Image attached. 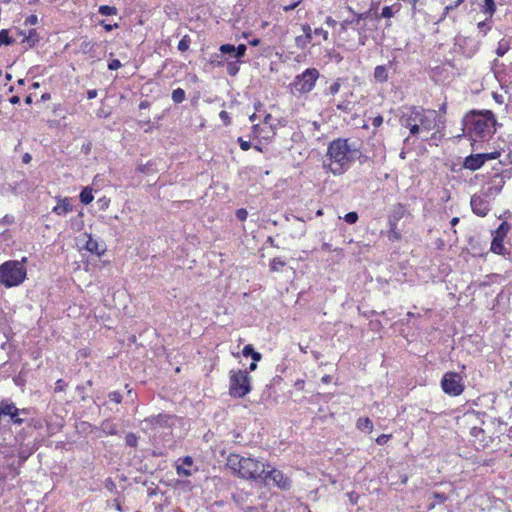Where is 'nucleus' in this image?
<instances>
[{
  "mask_svg": "<svg viewBox=\"0 0 512 512\" xmlns=\"http://www.w3.org/2000/svg\"><path fill=\"white\" fill-rule=\"evenodd\" d=\"M399 121L412 136H418L422 131L440 130L445 125V118L438 111L419 106L402 107Z\"/></svg>",
  "mask_w": 512,
  "mask_h": 512,
  "instance_id": "1",
  "label": "nucleus"
},
{
  "mask_svg": "<svg viewBox=\"0 0 512 512\" xmlns=\"http://www.w3.org/2000/svg\"><path fill=\"white\" fill-rule=\"evenodd\" d=\"M464 131L476 142L483 140L495 132L496 119L492 111H472L463 119Z\"/></svg>",
  "mask_w": 512,
  "mask_h": 512,
  "instance_id": "2",
  "label": "nucleus"
},
{
  "mask_svg": "<svg viewBox=\"0 0 512 512\" xmlns=\"http://www.w3.org/2000/svg\"><path fill=\"white\" fill-rule=\"evenodd\" d=\"M358 150L352 149L347 139L338 138L330 142L327 149L329 163H323L324 168L334 175H340L347 169L349 161L355 159Z\"/></svg>",
  "mask_w": 512,
  "mask_h": 512,
  "instance_id": "3",
  "label": "nucleus"
},
{
  "mask_svg": "<svg viewBox=\"0 0 512 512\" xmlns=\"http://www.w3.org/2000/svg\"><path fill=\"white\" fill-rule=\"evenodd\" d=\"M227 466L240 478L253 481H261L266 468H270L269 463L234 453L227 457Z\"/></svg>",
  "mask_w": 512,
  "mask_h": 512,
  "instance_id": "4",
  "label": "nucleus"
},
{
  "mask_svg": "<svg viewBox=\"0 0 512 512\" xmlns=\"http://www.w3.org/2000/svg\"><path fill=\"white\" fill-rule=\"evenodd\" d=\"M26 258L22 261L9 260L0 265V283L7 288L19 286L26 279Z\"/></svg>",
  "mask_w": 512,
  "mask_h": 512,
  "instance_id": "5",
  "label": "nucleus"
},
{
  "mask_svg": "<svg viewBox=\"0 0 512 512\" xmlns=\"http://www.w3.org/2000/svg\"><path fill=\"white\" fill-rule=\"evenodd\" d=\"M252 390L251 377L247 370H231L229 394L234 398H244Z\"/></svg>",
  "mask_w": 512,
  "mask_h": 512,
  "instance_id": "6",
  "label": "nucleus"
},
{
  "mask_svg": "<svg viewBox=\"0 0 512 512\" xmlns=\"http://www.w3.org/2000/svg\"><path fill=\"white\" fill-rule=\"evenodd\" d=\"M319 75V71L316 68L306 69L295 77L292 83L293 90L300 94L309 93L315 87Z\"/></svg>",
  "mask_w": 512,
  "mask_h": 512,
  "instance_id": "7",
  "label": "nucleus"
},
{
  "mask_svg": "<svg viewBox=\"0 0 512 512\" xmlns=\"http://www.w3.org/2000/svg\"><path fill=\"white\" fill-rule=\"evenodd\" d=\"M441 387L449 396H459L465 389L464 378L457 372H446L441 379Z\"/></svg>",
  "mask_w": 512,
  "mask_h": 512,
  "instance_id": "8",
  "label": "nucleus"
},
{
  "mask_svg": "<svg viewBox=\"0 0 512 512\" xmlns=\"http://www.w3.org/2000/svg\"><path fill=\"white\" fill-rule=\"evenodd\" d=\"M272 482L274 486L282 491H287L292 487V481L289 477H287L282 471L272 467L266 468L264 472L263 478L260 482H263L265 485H269V482Z\"/></svg>",
  "mask_w": 512,
  "mask_h": 512,
  "instance_id": "9",
  "label": "nucleus"
},
{
  "mask_svg": "<svg viewBox=\"0 0 512 512\" xmlns=\"http://www.w3.org/2000/svg\"><path fill=\"white\" fill-rule=\"evenodd\" d=\"M511 172L509 170H504L501 173H495L490 177L487 182V189L485 191L486 197H495L501 193L505 183L506 178H510Z\"/></svg>",
  "mask_w": 512,
  "mask_h": 512,
  "instance_id": "10",
  "label": "nucleus"
},
{
  "mask_svg": "<svg viewBox=\"0 0 512 512\" xmlns=\"http://www.w3.org/2000/svg\"><path fill=\"white\" fill-rule=\"evenodd\" d=\"M470 205L473 213L480 217L486 216L490 211L489 202L485 198L476 194L471 197Z\"/></svg>",
  "mask_w": 512,
  "mask_h": 512,
  "instance_id": "11",
  "label": "nucleus"
},
{
  "mask_svg": "<svg viewBox=\"0 0 512 512\" xmlns=\"http://www.w3.org/2000/svg\"><path fill=\"white\" fill-rule=\"evenodd\" d=\"M252 494L244 490H240L237 494L233 495L234 501L244 512H256V507L250 505Z\"/></svg>",
  "mask_w": 512,
  "mask_h": 512,
  "instance_id": "12",
  "label": "nucleus"
},
{
  "mask_svg": "<svg viewBox=\"0 0 512 512\" xmlns=\"http://www.w3.org/2000/svg\"><path fill=\"white\" fill-rule=\"evenodd\" d=\"M348 10L354 15V18L351 20L345 19L341 23L342 30H346L348 26L358 25L361 20L369 19L372 16L374 8L372 6V7H370V9H368L367 11H365L363 13H357L351 7H348Z\"/></svg>",
  "mask_w": 512,
  "mask_h": 512,
  "instance_id": "13",
  "label": "nucleus"
},
{
  "mask_svg": "<svg viewBox=\"0 0 512 512\" xmlns=\"http://www.w3.org/2000/svg\"><path fill=\"white\" fill-rule=\"evenodd\" d=\"M174 416L169 414H158V415H152L144 420L145 423L149 424L151 428L156 427H170L171 421L173 420Z\"/></svg>",
  "mask_w": 512,
  "mask_h": 512,
  "instance_id": "14",
  "label": "nucleus"
},
{
  "mask_svg": "<svg viewBox=\"0 0 512 512\" xmlns=\"http://www.w3.org/2000/svg\"><path fill=\"white\" fill-rule=\"evenodd\" d=\"M408 215L407 207L402 203H397L393 205L389 215H388V224H396Z\"/></svg>",
  "mask_w": 512,
  "mask_h": 512,
  "instance_id": "15",
  "label": "nucleus"
},
{
  "mask_svg": "<svg viewBox=\"0 0 512 512\" xmlns=\"http://www.w3.org/2000/svg\"><path fill=\"white\" fill-rule=\"evenodd\" d=\"M87 241L85 244V249L93 254L101 256L106 251V245L103 241L99 242L97 239H94L91 234L87 235Z\"/></svg>",
  "mask_w": 512,
  "mask_h": 512,
  "instance_id": "16",
  "label": "nucleus"
},
{
  "mask_svg": "<svg viewBox=\"0 0 512 512\" xmlns=\"http://www.w3.org/2000/svg\"><path fill=\"white\" fill-rule=\"evenodd\" d=\"M484 164L485 163L481 153H478L467 156L463 162V167L471 171H476L480 169Z\"/></svg>",
  "mask_w": 512,
  "mask_h": 512,
  "instance_id": "17",
  "label": "nucleus"
},
{
  "mask_svg": "<svg viewBox=\"0 0 512 512\" xmlns=\"http://www.w3.org/2000/svg\"><path fill=\"white\" fill-rule=\"evenodd\" d=\"M193 465V458L191 456H185L182 459V464L176 467L177 474L180 476H191L192 471L190 467Z\"/></svg>",
  "mask_w": 512,
  "mask_h": 512,
  "instance_id": "18",
  "label": "nucleus"
},
{
  "mask_svg": "<svg viewBox=\"0 0 512 512\" xmlns=\"http://www.w3.org/2000/svg\"><path fill=\"white\" fill-rule=\"evenodd\" d=\"M484 434L485 432L481 427L472 426L470 428V435L474 438V443L478 442L483 448L488 444Z\"/></svg>",
  "mask_w": 512,
  "mask_h": 512,
  "instance_id": "19",
  "label": "nucleus"
},
{
  "mask_svg": "<svg viewBox=\"0 0 512 512\" xmlns=\"http://www.w3.org/2000/svg\"><path fill=\"white\" fill-rule=\"evenodd\" d=\"M400 10V5L399 4H394L392 6H384L382 8V12L380 15H378L376 13V11L374 12V15H375V18L378 20V19H381V18H391L395 15V13H397L398 11Z\"/></svg>",
  "mask_w": 512,
  "mask_h": 512,
  "instance_id": "20",
  "label": "nucleus"
},
{
  "mask_svg": "<svg viewBox=\"0 0 512 512\" xmlns=\"http://www.w3.org/2000/svg\"><path fill=\"white\" fill-rule=\"evenodd\" d=\"M504 238L494 236L491 242V251L498 255H506L507 250L503 244Z\"/></svg>",
  "mask_w": 512,
  "mask_h": 512,
  "instance_id": "21",
  "label": "nucleus"
},
{
  "mask_svg": "<svg viewBox=\"0 0 512 512\" xmlns=\"http://www.w3.org/2000/svg\"><path fill=\"white\" fill-rule=\"evenodd\" d=\"M72 211V205L68 199H63L53 208V212L57 215L63 216Z\"/></svg>",
  "mask_w": 512,
  "mask_h": 512,
  "instance_id": "22",
  "label": "nucleus"
},
{
  "mask_svg": "<svg viewBox=\"0 0 512 512\" xmlns=\"http://www.w3.org/2000/svg\"><path fill=\"white\" fill-rule=\"evenodd\" d=\"M429 499H432V502L428 504V510H432L437 504L444 503L448 499V496L445 493L435 491L431 494Z\"/></svg>",
  "mask_w": 512,
  "mask_h": 512,
  "instance_id": "23",
  "label": "nucleus"
},
{
  "mask_svg": "<svg viewBox=\"0 0 512 512\" xmlns=\"http://www.w3.org/2000/svg\"><path fill=\"white\" fill-rule=\"evenodd\" d=\"M242 355L244 357H251L254 361H260L262 359V354L255 351L253 345L247 344L244 346L242 350Z\"/></svg>",
  "mask_w": 512,
  "mask_h": 512,
  "instance_id": "24",
  "label": "nucleus"
},
{
  "mask_svg": "<svg viewBox=\"0 0 512 512\" xmlns=\"http://www.w3.org/2000/svg\"><path fill=\"white\" fill-rule=\"evenodd\" d=\"M374 78L377 82H385L388 79V71L386 66L378 65L374 70Z\"/></svg>",
  "mask_w": 512,
  "mask_h": 512,
  "instance_id": "25",
  "label": "nucleus"
},
{
  "mask_svg": "<svg viewBox=\"0 0 512 512\" xmlns=\"http://www.w3.org/2000/svg\"><path fill=\"white\" fill-rule=\"evenodd\" d=\"M79 198H80V201H81L83 204H85V205L90 204V203L93 201V199H94L93 194H92V188H90V187H85V188L81 191V193H80V195H79Z\"/></svg>",
  "mask_w": 512,
  "mask_h": 512,
  "instance_id": "26",
  "label": "nucleus"
},
{
  "mask_svg": "<svg viewBox=\"0 0 512 512\" xmlns=\"http://www.w3.org/2000/svg\"><path fill=\"white\" fill-rule=\"evenodd\" d=\"M312 37L308 35H300L295 38V44L300 49H305L312 42Z\"/></svg>",
  "mask_w": 512,
  "mask_h": 512,
  "instance_id": "27",
  "label": "nucleus"
},
{
  "mask_svg": "<svg viewBox=\"0 0 512 512\" xmlns=\"http://www.w3.org/2000/svg\"><path fill=\"white\" fill-rule=\"evenodd\" d=\"M511 229V224L506 221H503L498 228L496 229L494 236L505 238L509 230Z\"/></svg>",
  "mask_w": 512,
  "mask_h": 512,
  "instance_id": "28",
  "label": "nucleus"
},
{
  "mask_svg": "<svg viewBox=\"0 0 512 512\" xmlns=\"http://www.w3.org/2000/svg\"><path fill=\"white\" fill-rule=\"evenodd\" d=\"M357 427L362 431L370 432L373 429V423L369 418H359Z\"/></svg>",
  "mask_w": 512,
  "mask_h": 512,
  "instance_id": "29",
  "label": "nucleus"
},
{
  "mask_svg": "<svg viewBox=\"0 0 512 512\" xmlns=\"http://www.w3.org/2000/svg\"><path fill=\"white\" fill-rule=\"evenodd\" d=\"M388 239L392 242L401 239V233L399 232L396 224H389Z\"/></svg>",
  "mask_w": 512,
  "mask_h": 512,
  "instance_id": "30",
  "label": "nucleus"
},
{
  "mask_svg": "<svg viewBox=\"0 0 512 512\" xmlns=\"http://www.w3.org/2000/svg\"><path fill=\"white\" fill-rule=\"evenodd\" d=\"M98 12L103 16H112L118 14V9L115 6L101 5Z\"/></svg>",
  "mask_w": 512,
  "mask_h": 512,
  "instance_id": "31",
  "label": "nucleus"
},
{
  "mask_svg": "<svg viewBox=\"0 0 512 512\" xmlns=\"http://www.w3.org/2000/svg\"><path fill=\"white\" fill-rule=\"evenodd\" d=\"M496 11V5L494 0H484L483 12L489 15V18L493 16Z\"/></svg>",
  "mask_w": 512,
  "mask_h": 512,
  "instance_id": "32",
  "label": "nucleus"
},
{
  "mask_svg": "<svg viewBox=\"0 0 512 512\" xmlns=\"http://www.w3.org/2000/svg\"><path fill=\"white\" fill-rule=\"evenodd\" d=\"M172 100L176 104H180L185 100V91L182 88H177L172 92Z\"/></svg>",
  "mask_w": 512,
  "mask_h": 512,
  "instance_id": "33",
  "label": "nucleus"
},
{
  "mask_svg": "<svg viewBox=\"0 0 512 512\" xmlns=\"http://www.w3.org/2000/svg\"><path fill=\"white\" fill-rule=\"evenodd\" d=\"M509 49H510V47H509L508 42L505 39H502L498 43V47L496 49V54L499 57H502L508 52Z\"/></svg>",
  "mask_w": 512,
  "mask_h": 512,
  "instance_id": "34",
  "label": "nucleus"
},
{
  "mask_svg": "<svg viewBox=\"0 0 512 512\" xmlns=\"http://www.w3.org/2000/svg\"><path fill=\"white\" fill-rule=\"evenodd\" d=\"M191 44V38L189 35H184L182 39L178 43V50L180 52H185L189 49V46Z\"/></svg>",
  "mask_w": 512,
  "mask_h": 512,
  "instance_id": "35",
  "label": "nucleus"
},
{
  "mask_svg": "<svg viewBox=\"0 0 512 512\" xmlns=\"http://www.w3.org/2000/svg\"><path fill=\"white\" fill-rule=\"evenodd\" d=\"M285 265H286L285 261L276 257V258H273L272 261L270 262V270L273 272H278Z\"/></svg>",
  "mask_w": 512,
  "mask_h": 512,
  "instance_id": "36",
  "label": "nucleus"
},
{
  "mask_svg": "<svg viewBox=\"0 0 512 512\" xmlns=\"http://www.w3.org/2000/svg\"><path fill=\"white\" fill-rule=\"evenodd\" d=\"M14 43V39L9 36L8 31L3 29L0 31V46L1 45H11Z\"/></svg>",
  "mask_w": 512,
  "mask_h": 512,
  "instance_id": "37",
  "label": "nucleus"
},
{
  "mask_svg": "<svg viewBox=\"0 0 512 512\" xmlns=\"http://www.w3.org/2000/svg\"><path fill=\"white\" fill-rule=\"evenodd\" d=\"M95 43L90 41V40H87L85 39L84 41H82V43L80 44V50L82 53L84 54H87V53H91L93 48L95 47Z\"/></svg>",
  "mask_w": 512,
  "mask_h": 512,
  "instance_id": "38",
  "label": "nucleus"
},
{
  "mask_svg": "<svg viewBox=\"0 0 512 512\" xmlns=\"http://www.w3.org/2000/svg\"><path fill=\"white\" fill-rule=\"evenodd\" d=\"M235 46L232 44H222L219 48V51L223 55H229L230 57H234Z\"/></svg>",
  "mask_w": 512,
  "mask_h": 512,
  "instance_id": "39",
  "label": "nucleus"
},
{
  "mask_svg": "<svg viewBox=\"0 0 512 512\" xmlns=\"http://www.w3.org/2000/svg\"><path fill=\"white\" fill-rule=\"evenodd\" d=\"M336 108L342 112L350 113L353 110V103L348 100H344L337 104Z\"/></svg>",
  "mask_w": 512,
  "mask_h": 512,
  "instance_id": "40",
  "label": "nucleus"
},
{
  "mask_svg": "<svg viewBox=\"0 0 512 512\" xmlns=\"http://www.w3.org/2000/svg\"><path fill=\"white\" fill-rule=\"evenodd\" d=\"M239 62L238 61H231L227 63V73L230 76H235L239 72Z\"/></svg>",
  "mask_w": 512,
  "mask_h": 512,
  "instance_id": "41",
  "label": "nucleus"
},
{
  "mask_svg": "<svg viewBox=\"0 0 512 512\" xmlns=\"http://www.w3.org/2000/svg\"><path fill=\"white\" fill-rule=\"evenodd\" d=\"M125 443L129 447H136L137 443H138L137 435L135 433H132V432L128 433L125 436Z\"/></svg>",
  "mask_w": 512,
  "mask_h": 512,
  "instance_id": "42",
  "label": "nucleus"
},
{
  "mask_svg": "<svg viewBox=\"0 0 512 512\" xmlns=\"http://www.w3.org/2000/svg\"><path fill=\"white\" fill-rule=\"evenodd\" d=\"M464 2V0H456L454 3L448 5L445 7L444 9V13H443V16L441 19H443L444 17H446L450 11L456 9L457 7H459L462 3Z\"/></svg>",
  "mask_w": 512,
  "mask_h": 512,
  "instance_id": "43",
  "label": "nucleus"
},
{
  "mask_svg": "<svg viewBox=\"0 0 512 512\" xmlns=\"http://www.w3.org/2000/svg\"><path fill=\"white\" fill-rule=\"evenodd\" d=\"M358 218L359 216L357 212L352 211L345 214L344 221L347 222L348 224H354L357 222Z\"/></svg>",
  "mask_w": 512,
  "mask_h": 512,
  "instance_id": "44",
  "label": "nucleus"
},
{
  "mask_svg": "<svg viewBox=\"0 0 512 512\" xmlns=\"http://www.w3.org/2000/svg\"><path fill=\"white\" fill-rule=\"evenodd\" d=\"M235 49L234 58L240 59L245 55L247 47L245 44H239Z\"/></svg>",
  "mask_w": 512,
  "mask_h": 512,
  "instance_id": "45",
  "label": "nucleus"
},
{
  "mask_svg": "<svg viewBox=\"0 0 512 512\" xmlns=\"http://www.w3.org/2000/svg\"><path fill=\"white\" fill-rule=\"evenodd\" d=\"M153 164L148 162L146 164H140L138 166V170L141 172V173H144V174H150V173H153L155 171V169H153Z\"/></svg>",
  "mask_w": 512,
  "mask_h": 512,
  "instance_id": "46",
  "label": "nucleus"
},
{
  "mask_svg": "<svg viewBox=\"0 0 512 512\" xmlns=\"http://www.w3.org/2000/svg\"><path fill=\"white\" fill-rule=\"evenodd\" d=\"M341 79L338 78L333 84L330 85V87L328 88V93L331 94V95H335L339 92L340 88H341Z\"/></svg>",
  "mask_w": 512,
  "mask_h": 512,
  "instance_id": "47",
  "label": "nucleus"
},
{
  "mask_svg": "<svg viewBox=\"0 0 512 512\" xmlns=\"http://www.w3.org/2000/svg\"><path fill=\"white\" fill-rule=\"evenodd\" d=\"M302 0H290L288 4L283 6V11L289 12L297 8Z\"/></svg>",
  "mask_w": 512,
  "mask_h": 512,
  "instance_id": "48",
  "label": "nucleus"
},
{
  "mask_svg": "<svg viewBox=\"0 0 512 512\" xmlns=\"http://www.w3.org/2000/svg\"><path fill=\"white\" fill-rule=\"evenodd\" d=\"M484 163L489 160H494L500 157V151H494L490 153H481Z\"/></svg>",
  "mask_w": 512,
  "mask_h": 512,
  "instance_id": "49",
  "label": "nucleus"
},
{
  "mask_svg": "<svg viewBox=\"0 0 512 512\" xmlns=\"http://www.w3.org/2000/svg\"><path fill=\"white\" fill-rule=\"evenodd\" d=\"M108 398L110 401L115 402L116 404H120L122 402V395L118 391H112L108 394Z\"/></svg>",
  "mask_w": 512,
  "mask_h": 512,
  "instance_id": "50",
  "label": "nucleus"
},
{
  "mask_svg": "<svg viewBox=\"0 0 512 512\" xmlns=\"http://www.w3.org/2000/svg\"><path fill=\"white\" fill-rule=\"evenodd\" d=\"M478 29L483 33L485 36L487 32L491 29L489 21L485 20L478 23Z\"/></svg>",
  "mask_w": 512,
  "mask_h": 512,
  "instance_id": "51",
  "label": "nucleus"
},
{
  "mask_svg": "<svg viewBox=\"0 0 512 512\" xmlns=\"http://www.w3.org/2000/svg\"><path fill=\"white\" fill-rule=\"evenodd\" d=\"M10 420L13 424L15 425H22L25 421V418L21 417L19 415V412L17 411L16 413H14L11 417H10Z\"/></svg>",
  "mask_w": 512,
  "mask_h": 512,
  "instance_id": "52",
  "label": "nucleus"
},
{
  "mask_svg": "<svg viewBox=\"0 0 512 512\" xmlns=\"http://www.w3.org/2000/svg\"><path fill=\"white\" fill-rule=\"evenodd\" d=\"M236 218L239 220V221H245L248 217V212L246 209L244 208H240V209H237L236 210Z\"/></svg>",
  "mask_w": 512,
  "mask_h": 512,
  "instance_id": "53",
  "label": "nucleus"
},
{
  "mask_svg": "<svg viewBox=\"0 0 512 512\" xmlns=\"http://www.w3.org/2000/svg\"><path fill=\"white\" fill-rule=\"evenodd\" d=\"M485 414L483 413L482 416H484ZM481 416V413L479 412H467L465 415H464V418L468 421V422H473L474 419H479Z\"/></svg>",
  "mask_w": 512,
  "mask_h": 512,
  "instance_id": "54",
  "label": "nucleus"
},
{
  "mask_svg": "<svg viewBox=\"0 0 512 512\" xmlns=\"http://www.w3.org/2000/svg\"><path fill=\"white\" fill-rule=\"evenodd\" d=\"M67 383L63 380V379H58L55 383V388H54V391L55 392H61V391H64L67 387Z\"/></svg>",
  "mask_w": 512,
  "mask_h": 512,
  "instance_id": "55",
  "label": "nucleus"
},
{
  "mask_svg": "<svg viewBox=\"0 0 512 512\" xmlns=\"http://www.w3.org/2000/svg\"><path fill=\"white\" fill-rule=\"evenodd\" d=\"M313 35L315 36H321L324 41L328 40V31L324 30L323 28H316L313 30Z\"/></svg>",
  "mask_w": 512,
  "mask_h": 512,
  "instance_id": "56",
  "label": "nucleus"
},
{
  "mask_svg": "<svg viewBox=\"0 0 512 512\" xmlns=\"http://www.w3.org/2000/svg\"><path fill=\"white\" fill-rule=\"evenodd\" d=\"M219 117L223 121L224 125L228 126V125L231 124V118H230L229 113L227 111L222 110L219 113Z\"/></svg>",
  "mask_w": 512,
  "mask_h": 512,
  "instance_id": "57",
  "label": "nucleus"
},
{
  "mask_svg": "<svg viewBox=\"0 0 512 512\" xmlns=\"http://www.w3.org/2000/svg\"><path fill=\"white\" fill-rule=\"evenodd\" d=\"M99 25H101L107 32H110L116 28H118V24L117 23H114V24H108L105 22V20H100L98 22Z\"/></svg>",
  "mask_w": 512,
  "mask_h": 512,
  "instance_id": "58",
  "label": "nucleus"
},
{
  "mask_svg": "<svg viewBox=\"0 0 512 512\" xmlns=\"http://www.w3.org/2000/svg\"><path fill=\"white\" fill-rule=\"evenodd\" d=\"M239 145H240V148L243 150V151H248L250 148H251V142L250 141H246L244 140L242 137H239L237 139Z\"/></svg>",
  "mask_w": 512,
  "mask_h": 512,
  "instance_id": "59",
  "label": "nucleus"
},
{
  "mask_svg": "<svg viewBox=\"0 0 512 512\" xmlns=\"http://www.w3.org/2000/svg\"><path fill=\"white\" fill-rule=\"evenodd\" d=\"M122 66L121 62L118 59H113L108 62L109 70H117Z\"/></svg>",
  "mask_w": 512,
  "mask_h": 512,
  "instance_id": "60",
  "label": "nucleus"
},
{
  "mask_svg": "<svg viewBox=\"0 0 512 512\" xmlns=\"http://www.w3.org/2000/svg\"><path fill=\"white\" fill-rule=\"evenodd\" d=\"M389 439H390V435L382 434V435L378 436V438L376 439V442L379 445H384L388 442Z\"/></svg>",
  "mask_w": 512,
  "mask_h": 512,
  "instance_id": "61",
  "label": "nucleus"
},
{
  "mask_svg": "<svg viewBox=\"0 0 512 512\" xmlns=\"http://www.w3.org/2000/svg\"><path fill=\"white\" fill-rule=\"evenodd\" d=\"M302 31L304 33L303 35H308L313 38V30L311 29V26L309 24H303Z\"/></svg>",
  "mask_w": 512,
  "mask_h": 512,
  "instance_id": "62",
  "label": "nucleus"
},
{
  "mask_svg": "<svg viewBox=\"0 0 512 512\" xmlns=\"http://www.w3.org/2000/svg\"><path fill=\"white\" fill-rule=\"evenodd\" d=\"M37 33L35 29H31L29 31V35L27 36V41L32 42L33 44L37 41L36 39Z\"/></svg>",
  "mask_w": 512,
  "mask_h": 512,
  "instance_id": "63",
  "label": "nucleus"
},
{
  "mask_svg": "<svg viewBox=\"0 0 512 512\" xmlns=\"http://www.w3.org/2000/svg\"><path fill=\"white\" fill-rule=\"evenodd\" d=\"M382 123H383V117H382L381 115H378V116H376V117H374V118L372 119V125H373L374 127H376V128H377V127H379V126H381V125H382Z\"/></svg>",
  "mask_w": 512,
  "mask_h": 512,
  "instance_id": "64",
  "label": "nucleus"
}]
</instances>
